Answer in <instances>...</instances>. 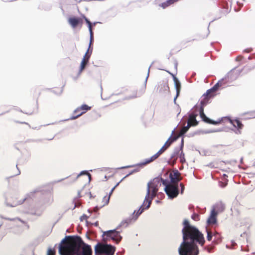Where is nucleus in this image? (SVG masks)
Wrapping results in <instances>:
<instances>
[{
	"label": "nucleus",
	"instance_id": "obj_1",
	"mask_svg": "<svg viewBox=\"0 0 255 255\" xmlns=\"http://www.w3.org/2000/svg\"><path fill=\"white\" fill-rule=\"evenodd\" d=\"M182 230L183 241L178 248L179 255H198V243L203 246L205 242L203 234L188 220H184Z\"/></svg>",
	"mask_w": 255,
	"mask_h": 255
},
{
	"label": "nucleus",
	"instance_id": "obj_2",
	"mask_svg": "<svg viewBox=\"0 0 255 255\" xmlns=\"http://www.w3.org/2000/svg\"><path fill=\"white\" fill-rule=\"evenodd\" d=\"M37 199L39 200L46 208L51 205L54 201L53 196L52 194L48 193L46 194H43L39 189H36L27 194L25 197L22 200H11L10 199L6 197L5 198V203L7 206L13 207L18 205H21L24 202H25L26 203H30L31 201H36V200Z\"/></svg>",
	"mask_w": 255,
	"mask_h": 255
},
{
	"label": "nucleus",
	"instance_id": "obj_3",
	"mask_svg": "<svg viewBox=\"0 0 255 255\" xmlns=\"http://www.w3.org/2000/svg\"><path fill=\"white\" fill-rule=\"evenodd\" d=\"M76 245L70 249L68 255H91L92 250L91 246L86 244L82 238L78 235L76 237Z\"/></svg>",
	"mask_w": 255,
	"mask_h": 255
},
{
	"label": "nucleus",
	"instance_id": "obj_4",
	"mask_svg": "<svg viewBox=\"0 0 255 255\" xmlns=\"http://www.w3.org/2000/svg\"><path fill=\"white\" fill-rule=\"evenodd\" d=\"M153 199L148 198L145 200V197L143 201L142 205L139 207L137 211L134 210L132 214L128 218L123 220L121 222V225L120 226L124 225L125 227H128V226L135 222L138 219V217L144 212V210H147L150 207Z\"/></svg>",
	"mask_w": 255,
	"mask_h": 255
},
{
	"label": "nucleus",
	"instance_id": "obj_5",
	"mask_svg": "<svg viewBox=\"0 0 255 255\" xmlns=\"http://www.w3.org/2000/svg\"><path fill=\"white\" fill-rule=\"evenodd\" d=\"M161 177L158 176L148 182L147 184L145 200L148 198L153 199L157 195L159 187L161 186Z\"/></svg>",
	"mask_w": 255,
	"mask_h": 255
},
{
	"label": "nucleus",
	"instance_id": "obj_6",
	"mask_svg": "<svg viewBox=\"0 0 255 255\" xmlns=\"http://www.w3.org/2000/svg\"><path fill=\"white\" fill-rule=\"evenodd\" d=\"M121 225V223L116 229L104 232L102 235L103 240L104 242L112 240L117 244H119L123 239L122 236L120 235L122 232V230H120V228L122 227L126 228L127 227L124 225L120 226Z\"/></svg>",
	"mask_w": 255,
	"mask_h": 255
},
{
	"label": "nucleus",
	"instance_id": "obj_7",
	"mask_svg": "<svg viewBox=\"0 0 255 255\" xmlns=\"http://www.w3.org/2000/svg\"><path fill=\"white\" fill-rule=\"evenodd\" d=\"M76 236H66L60 243L58 246V253L60 255H68V252L74 245H76Z\"/></svg>",
	"mask_w": 255,
	"mask_h": 255
},
{
	"label": "nucleus",
	"instance_id": "obj_8",
	"mask_svg": "<svg viewBox=\"0 0 255 255\" xmlns=\"http://www.w3.org/2000/svg\"><path fill=\"white\" fill-rule=\"evenodd\" d=\"M27 204L28 205V207L26 209L21 210V212L40 216L46 209L38 199Z\"/></svg>",
	"mask_w": 255,
	"mask_h": 255
},
{
	"label": "nucleus",
	"instance_id": "obj_9",
	"mask_svg": "<svg viewBox=\"0 0 255 255\" xmlns=\"http://www.w3.org/2000/svg\"><path fill=\"white\" fill-rule=\"evenodd\" d=\"M116 247L111 244L98 242L95 246L94 251L96 255H114Z\"/></svg>",
	"mask_w": 255,
	"mask_h": 255
},
{
	"label": "nucleus",
	"instance_id": "obj_10",
	"mask_svg": "<svg viewBox=\"0 0 255 255\" xmlns=\"http://www.w3.org/2000/svg\"><path fill=\"white\" fill-rule=\"evenodd\" d=\"M0 217L2 219L11 221L13 223L12 225L13 227L10 228V232L14 234L19 235L21 234L23 232L22 228L18 224V222H20L23 224L25 225L27 228H29V226L27 223L19 218H6L2 216H1Z\"/></svg>",
	"mask_w": 255,
	"mask_h": 255
},
{
	"label": "nucleus",
	"instance_id": "obj_11",
	"mask_svg": "<svg viewBox=\"0 0 255 255\" xmlns=\"http://www.w3.org/2000/svg\"><path fill=\"white\" fill-rule=\"evenodd\" d=\"M232 74V70L229 72L224 78L220 80L213 87L207 90L206 92L203 94V96H208L209 97H214V92H216L219 87L222 86H226L228 82L229 77Z\"/></svg>",
	"mask_w": 255,
	"mask_h": 255
},
{
	"label": "nucleus",
	"instance_id": "obj_12",
	"mask_svg": "<svg viewBox=\"0 0 255 255\" xmlns=\"http://www.w3.org/2000/svg\"><path fill=\"white\" fill-rule=\"evenodd\" d=\"M165 192L170 199L176 198L179 193L178 184H173L165 190Z\"/></svg>",
	"mask_w": 255,
	"mask_h": 255
},
{
	"label": "nucleus",
	"instance_id": "obj_13",
	"mask_svg": "<svg viewBox=\"0 0 255 255\" xmlns=\"http://www.w3.org/2000/svg\"><path fill=\"white\" fill-rule=\"evenodd\" d=\"M158 157H156V156L154 154L153 156H152L150 158L146 159L143 162H139L138 163L133 164V165L123 166V167L119 168V169H125V168H131V167H136V166L142 167V166H144V165L150 163L151 162L154 161Z\"/></svg>",
	"mask_w": 255,
	"mask_h": 255
},
{
	"label": "nucleus",
	"instance_id": "obj_14",
	"mask_svg": "<svg viewBox=\"0 0 255 255\" xmlns=\"http://www.w3.org/2000/svg\"><path fill=\"white\" fill-rule=\"evenodd\" d=\"M158 157H156V156L154 154L153 156H152L150 158L146 159L143 162H139L138 163L133 164V165L123 166V167L119 168V169H125V168H131V167H136V166L142 167V166H144V165L150 163L151 162L154 161Z\"/></svg>",
	"mask_w": 255,
	"mask_h": 255
},
{
	"label": "nucleus",
	"instance_id": "obj_15",
	"mask_svg": "<svg viewBox=\"0 0 255 255\" xmlns=\"http://www.w3.org/2000/svg\"><path fill=\"white\" fill-rule=\"evenodd\" d=\"M92 53V48L91 49L90 53H88V51H86L83 58L82 60V61L80 64V69L79 71V74H80L82 71L85 68L86 66L89 63V59L90 58L91 54Z\"/></svg>",
	"mask_w": 255,
	"mask_h": 255
},
{
	"label": "nucleus",
	"instance_id": "obj_16",
	"mask_svg": "<svg viewBox=\"0 0 255 255\" xmlns=\"http://www.w3.org/2000/svg\"><path fill=\"white\" fill-rule=\"evenodd\" d=\"M182 150H183L181 149L179 147H175L173 153L171 155L170 158L168 161V164L171 165H174L177 159L180 151L181 152Z\"/></svg>",
	"mask_w": 255,
	"mask_h": 255
},
{
	"label": "nucleus",
	"instance_id": "obj_17",
	"mask_svg": "<svg viewBox=\"0 0 255 255\" xmlns=\"http://www.w3.org/2000/svg\"><path fill=\"white\" fill-rule=\"evenodd\" d=\"M173 75V81L174 83V87H175V89L176 90V94L174 98L173 101H174V104H176V100L177 98H178V97L180 95V90H181V83H180L179 80H178V79L174 75Z\"/></svg>",
	"mask_w": 255,
	"mask_h": 255
},
{
	"label": "nucleus",
	"instance_id": "obj_18",
	"mask_svg": "<svg viewBox=\"0 0 255 255\" xmlns=\"http://www.w3.org/2000/svg\"><path fill=\"white\" fill-rule=\"evenodd\" d=\"M91 109V107L88 106L86 104H83L81 106L78 107L77 108V111H83L82 112H80V114H78V115H76L75 116L73 115L72 116L70 119V120H75L83 114H85L87 111L90 110Z\"/></svg>",
	"mask_w": 255,
	"mask_h": 255
},
{
	"label": "nucleus",
	"instance_id": "obj_19",
	"mask_svg": "<svg viewBox=\"0 0 255 255\" xmlns=\"http://www.w3.org/2000/svg\"><path fill=\"white\" fill-rule=\"evenodd\" d=\"M224 119H227L229 123L235 128H243L244 125L240 121L239 118H236L234 120H232L230 117H224Z\"/></svg>",
	"mask_w": 255,
	"mask_h": 255
},
{
	"label": "nucleus",
	"instance_id": "obj_20",
	"mask_svg": "<svg viewBox=\"0 0 255 255\" xmlns=\"http://www.w3.org/2000/svg\"><path fill=\"white\" fill-rule=\"evenodd\" d=\"M220 7L221 8L220 11L221 13V17L223 15H226L231 11V8L229 7L228 3L226 1L222 2L220 4Z\"/></svg>",
	"mask_w": 255,
	"mask_h": 255
},
{
	"label": "nucleus",
	"instance_id": "obj_21",
	"mask_svg": "<svg viewBox=\"0 0 255 255\" xmlns=\"http://www.w3.org/2000/svg\"><path fill=\"white\" fill-rule=\"evenodd\" d=\"M217 212L214 209H213L211 212L210 216L207 220V224L209 225H213L217 223Z\"/></svg>",
	"mask_w": 255,
	"mask_h": 255
},
{
	"label": "nucleus",
	"instance_id": "obj_22",
	"mask_svg": "<svg viewBox=\"0 0 255 255\" xmlns=\"http://www.w3.org/2000/svg\"><path fill=\"white\" fill-rule=\"evenodd\" d=\"M68 21L72 27L75 28L79 24L82 23V20L80 17H72L69 18Z\"/></svg>",
	"mask_w": 255,
	"mask_h": 255
},
{
	"label": "nucleus",
	"instance_id": "obj_23",
	"mask_svg": "<svg viewBox=\"0 0 255 255\" xmlns=\"http://www.w3.org/2000/svg\"><path fill=\"white\" fill-rule=\"evenodd\" d=\"M88 174H89V172L87 170L82 171L75 178H73L72 177H67V178H68V180L67 181V182L68 184L72 183L74 182H75L78 178V177H80V176H82L83 175H87Z\"/></svg>",
	"mask_w": 255,
	"mask_h": 255
},
{
	"label": "nucleus",
	"instance_id": "obj_24",
	"mask_svg": "<svg viewBox=\"0 0 255 255\" xmlns=\"http://www.w3.org/2000/svg\"><path fill=\"white\" fill-rule=\"evenodd\" d=\"M204 98L200 102V106L199 109V112H201V109L202 108L203 111H204V107L206 106L209 103L210 98L212 97H209L208 96H203Z\"/></svg>",
	"mask_w": 255,
	"mask_h": 255
},
{
	"label": "nucleus",
	"instance_id": "obj_25",
	"mask_svg": "<svg viewBox=\"0 0 255 255\" xmlns=\"http://www.w3.org/2000/svg\"><path fill=\"white\" fill-rule=\"evenodd\" d=\"M150 68V66L148 68L147 75V76L146 77V78H145V81H144V90H142V91L140 92L137 95L136 94V95H135L134 96L130 97L129 98V99L134 98H136V97H139L141 95H142L143 94V93H144V90H145V89L146 88V83H147V79H148V78L149 77Z\"/></svg>",
	"mask_w": 255,
	"mask_h": 255
},
{
	"label": "nucleus",
	"instance_id": "obj_26",
	"mask_svg": "<svg viewBox=\"0 0 255 255\" xmlns=\"http://www.w3.org/2000/svg\"><path fill=\"white\" fill-rule=\"evenodd\" d=\"M199 113L200 118L202 119L203 121L210 124V123L212 121V120L210 119L209 118L206 116V115L204 114V111H203L202 108L201 109V112Z\"/></svg>",
	"mask_w": 255,
	"mask_h": 255
},
{
	"label": "nucleus",
	"instance_id": "obj_27",
	"mask_svg": "<svg viewBox=\"0 0 255 255\" xmlns=\"http://www.w3.org/2000/svg\"><path fill=\"white\" fill-rule=\"evenodd\" d=\"M221 131H228V128H218L214 129H210L208 130L205 131H204L205 133H213V132H221Z\"/></svg>",
	"mask_w": 255,
	"mask_h": 255
},
{
	"label": "nucleus",
	"instance_id": "obj_28",
	"mask_svg": "<svg viewBox=\"0 0 255 255\" xmlns=\"http://www.w3.org/2000/svg\"><path fill=\"white\" fill-rule=\"evenodd\" d=\"M86 23L88 25V27L89 28V31L90 33V37H94V33L92 29V23L91 21L89 20L88 18H87L85 16H83Z\"/></svg>",
	"mask_w": 255,
	"mask_h": 255
},
{
	"label": "nucleus",
	"instance_id": "obj_29",
	"mask_svg": "<svg viewBox=\"0 0 255 255\" xmlns=\"http://www.w3.org/2000/svg\"><path fill=\"white\" fill-rule=\"evenodd\" d=\"M179 0H167L166 1L162 2L160 5L163 8H165L171 4Z\"/></svg>",
	"mask_w": 255,
	"mask_h": 255
},
{
	"label": "nucleus",
	"instance_id": "obj_30",
	"mask_svg": "<svg viewBox=\"0 0 255 255\" xmlns=\"http://www.w3.org/2000/svg\"><path fill=\"white\" fill-rule=\"evenodd\" d=\"M193 108L195 110L189 113V119H194L195 120V118H196L198 115V111H196V109H197V106L196 105Z\"/></svg>",
	"mask_w": 255,
	"mask_h": 255
},
{
	"label": "nucleus",
	"instance_id": "obj_31",
	"mask_svg": "<svg viewBox=\"0 0 255 255\" xmlns=\"http://www.w3.org/2000/svg\"><path fill=\"white\" fill-rule=\"evenodd\" d=\"M191 124L188 123L187 125L184 126L180 131V136H183L189 130V128L191 127Z\"/></svg>",
	"mask_w": 255,
	"mask_h": 255
},
{
	"label": "nucleus",
	"instance_id": "obj_32",
	"mask_svg": "<svg viewBox=\"0 0 255 255\" xmlns=\"http://www.w3.org/2000/svg\"><path fill=\"white\" fill-rule=\"evenodd\" d=\"M169 177L170 179L169 181L171 183L178 184V182L180 181V179H179L178 177L173 176L170 174H169Z\"/></svg>",
	"mask_w": 255,
	"mask_h": 255
},
{
	"label": "nucleus",
	"instance_id": "obj_33",
	"mask_svg": "<svg viewBox=\"0 0 255 255\" xmlns=\"http://www.w3.org/2000/svg\"><path fill=\"white\" fill-rule=\"evenodd\" d=\"M161 184L164 186V190L167 189L169 186L172 185L171 184L170 181L168 179H164L161 177Z\"/></svg>",
	"mask_w": 255,
	"mask_h": 255
},
{
	"label": "nucleus",
	"instance_id": "obj_34",
	"mask_svg": "<svg viewBox=\"0 0 255 255\" xmlns=\"http://www.w3.org/2000/svg\"><path fill=\"white\" fill-rule=\"evenodd\" d=\"M176 128H174V129L172 131V133L170 136V137L168 138V139L167 140V141L165 142L164 145H165V147H167V148H168L171 144L173 143V142H171V137L172 136V135L174 133V131L175 129Z\"/></svg>",
	"mask_w": 255,
	"mask_h": 255
},
{
	"label": "nucleus",
	"instance_id": "obj_35",
	"mask_svg": "<svg viewBox=\"0 0 255 255\" xmlns=\"http://www.w3.org/2000/svg\"><path fill=\"white\" fill-rule=\"evenodd\" d=\"M246 114L249 116V117L248 118V119H252L255 118V111L245 113L243 114V115Z\"/></svg>",
	"mask_w": 255,
	"mask_h": 255
},
{
	"label": "nucleus",
	"instance_id": "obj_36",
	"mask_svg": "<svg viewBox=\"0 0 255 255\" xmlns=\"http://www.w3.org/2000/svg\"><path fill=\"white\" fill-rule=\"evenodd\" d=\"M139 171V168H135L134 169H133L132 170L130 171L128 174L127 175H126L125 177H124L123 178V179H125V178H126L127 177H128V176L133 174L134 173H135V172H137Z\"/></svg>",
	"mask_w": 255,
	"mask_h": 255
},
{
	"label": "nucleus",
	"instance_id": "obj_37",
	"mask_svg": "<svg viewBox=\"0 0 255 255\" xmlns=\"http://www.w3.org/2000/svg\"><path fill=\"white\" fill-rule=\"evenodd\" d=\"M115 189L114 188H113L111 190L110 192L109 193L108 197H107V199L106 200V202L105 203H104V205H108L109 204L111 196L112 195V194H113V192H114Z\"/></svg>",
	"mask_w": 255,
	"mask_h": 255
},
{
	"label": "nucleus",
	"instance_id": "obj_38",
	"mask_svg": "<svg viewBox=\"0 0 255 255\" xmlns=\"http://www.w3.org/2000/svg\"><path fill=\"white\" fill-rule=\"evenodd\" d=\"M179 158H180V161L182 163H184L185 162V158L184 157V153L183 151V150L180 152L179 155Z\"/></svg>",
	"mask_w": 255,
	"mask_h": 255
},
{
	"label": "nucleus",
	"instance_id": "obj_39",
	"mask_svg": "<svg viewBox=\"0 0 255 255\" xmlns=\"http://www.w3.org/2000/svg\"><path fill=\"white\" fill-rule=\"evenodd\" d=\"M190 121V124H191L192 126H196L198 125V122L197 121L196 118H195V120L194 119H189Z\"/></svg>",
	"mask_w": 255,
	"mask_h": 255
},
{
	"label": "nucleus",
	"instance_id": "obj_40",
	"mask_svg": "<svg viewBox=\"0 0 255 255\" xmlns=\"http://www.w3.org/2000/svg\"><path fill=\"white\" fill-rule=\"evenodd\" d=\"M206 232L207 234V239L208 241H211L213 235L211 233H210L208 231L207 229H206Z\"/></svg>",
	"mask_w": 255,
	"mask_h": 255
},
{
	"label": "nucleus",
	"instance_id": "obj_41",
	"mask_svg": "<svg viewBox=\"0 0 255 255\" xmlns=\"http://www.w3.org/2000/svg\"><path fill=\"white\" fill-rule=\"evenodd\" d=\"M55 254V250L54 249L48 248L46 255H54Z\"/></svg>",
	"mask_w": 255,
	"mask_h": 255
},
{
	"label": "nucleus",
	"instance_id": "obj_42",
	"mask_svg": "<svg viewBox=\"0 0 255 255\" xmlns=\"http://www.w3.org/2000/svg\"><path fill=\"white\" fill-rule=\"evenodd\" d=\"M191 218L195 221H198L199 220V215L197 213H194L191 216Z\"/></svg>",
	"mask_w": 255,
	"mask_h": 255
},
{
	"label": "nucleus",
	"instance_id": "obj_43",
	"mask_svg": "<svg viewBox=\"0 0 255 255\" xmlns=\"http://www.w3.org/2000/svg\"><path fill=\"white\" fill-rule=\"evenodd\" d=\"M242 128H231V130L233 131L236 134H241L242 133Z\"/></svg>",
	"mask_w": 255,
	"mask_h": 255
},
{
	"label": "nucleus",
	"instance_id": "obj_44",
	"mask_svg": "<svg viewBox=\"0 0 255 255\" xmlns=\"http://www.w3.org/2000/svg\"><path fill=\"white\" fill-rule=\"evenodd\" d=\"M52 92L56 95H61L63 92V88L58 89L57 90H53Z\"/></svg>",
	"mask_w": 255,
	"mask_h": 255
},
{
	"label": "nucleus",
	"instance_id": "obj_45",
	"mask_svg": "<svg viewBox=\"0 0 255 255\" xmlns=\"http://www.w3.org/2000/svg\"><path fill=\"white\" fill-rule=\"evenodd\" d=\"M16 168H17V171H16V172L15 173V174L14 175H13V176H10V177H7V179H9V178H10L12 177H13V176H17V175H19V174H20V170L19 169V168H18V167H17V164L16 165Z\"/></svg>",
	"mask_w": 255,
	"mask_h": 255
},
{
	"label": "nucleus",
	"instance_id": "obj_46",
	"mask_svg": "<svg viewBox=\"0 0 255 255\" xmlns=\"http://www.w3.org/2000/svg\"><path fill=\"white\" fill-rule=\"evenodd\" d=\"M170 174L171 175H173V176H175L176 177H178V176L180 175V173L177 169L174 170L173 173H170Z\"/></svg>",
	"mask_w": 255,
	"mask_h": 255
},
{
	"label": "nucleus",
	"instance_id": "obj_47",
	"mask_svg": "<svg viewBox=\"0 0 255 255\" xmlns=\"http://www.w3.org/2000/svg\"><path fill=\"white\" fill-rule=\"evenodd\" d=\"M167 147H165V145H163L162 147L160 149L158 152L161 154L163 152H164L166 149Z\"/></svg>",
	"mask_w": 255,
	"mask_h": 255
},
{
	"label": "nucleus",
	"instance_id": "obj_48",
	"mask_svg": "<svg viewBox=\"0 0 255 255\" xmlns=\"http://www.w3.org/2000/svg\"><path fill=\"white\" fill-rule=\"evenodd\" d=\"M213 249V247L212 246H206L205 247H204V249L206 251H207V252L208 253H211Z\"/></svg>",
	"mask_w": 255,
	"mask_h": 255
},
{
	"label": "nucleus",
	"instance_id": "obj_49",
	"mask_svg": "<svg viewBox=\"0 0 255 255\" xmlns=\"http://www.w3.org/2000/svg\"><path fill=\"white\" fill-rule=\"evenodd\" d=\"M179 185H180V187L181 188L180 193L181 194H182L184 193V189H185L184 185L183 183H180L179 184Z\"/></svg>",
	"mask_w": 255,
	"mask_h": 255
},
{
	"label": "nucleus",
	"instance_id": "obj_50",
	"mask_svg": "<svg viewBox=\"0 0 255 255\" xmlns=\"http://www.w3.org/2000/svg\"><path fill=\"white\" fill-rule=\"evenodd\" d=\"M179 136H180V134L179 135H174L173 137L172 136L171 138V142H173L176 141L178 139V138L179 137Z\"/></svg>",
	"mask_w": 255,
	"mask_h": 255
},
{
	"label": "nucleus",
	"instance_id": "obj_51",
	"mask_svg": "<svg viewBox=\"0 0 255 255\" xmlns=\"http://www.w3.org/2000/svg\"><path fill=\"white\" fill-rule=\"evenodd\" d=\"M88 218V216L85 214H83L80 218L81 221H83L84 220H86Z\"/></svg>",
	"mask_w": 255,
	"mask_h": 255
},
{
	"label": "nucleus",
	"instance_id": "obj_52",
	"mask_svg": "<svg viewBox=\"0 0 255 255\" xmlns=\"http://www.w3.org/2000/svg\"><path fill=\"white\" fill-rule=\"evenodd\" d=\"M183 147H184V139H183V138H182L181 139V143H180L179 147L181 149L183 150Z\"/></svg>",
	"mask_w": 255,
	"mask_h": 255
},
{
	"label": "nucleus",
	"instance_id": "obj_53",
	"mask_svg": "<svg viewBox=\"0 0 255 255\" xmlns=\"http://www.w3.org/2000/svg\"><path fill=\"white\" fill-rule=\"evenodd\" d=\"M220 123V121H214V120H212V121L211 122L210 124H212V125H217L219 124Z\"/></svg>",
	"mask_w": 255,
	"mask_h": 255
},
{
	"label": "nucleus",
	"instance_id": "obj_54",
	"mask_svg": "<svg viewBox=\"0 0 255 255\" xmlns=\"http://www.w3.org/2000/svg\"><path fill=\"white\" fill-rule=\"evenodd\" d=\"M105 205H103V206H102L100 207H98V206L95 207V208H94V211L97 212L101 208L103 207Z\"/></svg>",
	"mask_w": 255,
	"mask_h": 255
},
{
	"label": "nucleus",
	"instance_id": "obj_55",
	"mask_svg": "<svg viewBox=\"0 0 255 255\" xmlns=\"http://www.w3.org/2000/svg\"><path fill=\"white\" fill-rule=\"evenodd\" d=\"M237 4L239 5V6L240 8H239V9H237V10L236 9H235V10L236 11H239V10H240V9H241V7L242 6H243V3H240L239 2L237 1Z\"/></svg>",
	"mask_w": 255,
	"mask_h": 255
},
{
	"label": "nucleus",
	"instance_id": "obj_56",
	"mask_svg": "<svg viewBox=\"0 0 255 255\" xmlns=\"http://www.w3.org/2000/svg\"><path fill=\"white\" fill-rule=\"evenodd\" d=\"M226 185H227L226 183H224L223 182H220V186L223 187V188L225 187L226 186Z\"/></svg>",
	"mask_w": 255,
	"mask_h": 255
},
{
	"label": "nucleus",
	"instance_id": "obj_57",
	"mask_svg": "<svg viewBox=\"0 0 255 255\" xmlns=\"http://www.w3.org/2000/svg\"><path fill=\"white\" fill-rule=\"evenodd\" d=\"M160 196V197H162V196H164V194L162 193V192H158V193H157V195H156V196Z\"/></svg>",
	"mask_w": 255,
	"mask_h": 255
},
{
	"label": "nucleus",
	"instance_id": "obj_58",
	"mask_svg": "<svg viewBox=\"0 0 255 255\" xmlns=\"http://www.w3.org/2000/svg\"><path fill=\"white\" fill-rule=\"evenodd\" d=\"M94 41V37H90V42L89 43L93 44V42Z\"/></svg>",
	"mask_w": 255,
	"mask_h": 255
},
{
	"label": "nucleus",
	"instance_id": "obj_59",
	"mask_svg": "<svg viewBox=\"0 0 255 255\" xmlns=\"http://www.w3.org/2000/svg\"><path fill=\"white\" fill-rule=\"evenodd\" d=\"M124 180V179H123V178H122L119 182H118L116 184V185L113 188H114L115 189L119 185V184Z\"/></svg>",
	"mask_w": 255,
	"mask_h": 255
},
{
	"label": "nucleus",
	"instance_id": "obj_60",
	"mask_svg": "<svg viewBox=\"0 0 255 255\" xmlns=\"http://www.w3.org/2000/svg\"><path fill=\"white\" fill-rule=\"evenodd\" d=\"M81 111H77V108L74 110V114H77L78 115V114H80V113H79Z\"/></svg>",
	"mask_w": 255,
	"mask_h": 255
},
{
	"label": "nucleus",
	"instance_id": "obj_61",
	"mask_svg": "<svg viewBox=\"0 0 255 255\" xmlns=\"http://www.w3.org/2000/svg\"><path fill=\"white\" fill-rule=\"evenodd\" d=\"M164 87L165 90H168L169 89V88L168 85H167V84L164 85Z\"/></svg>",
	"mask_w": 255,
	"mask_h": 255
},
{
	"label": "nucleus",
	"instance_id": "obj_62",
	"mask_svg": "<svg viewBox=\"0 0 255 255\" xmlns=\"http://www.w3.org/2000/svg\"><path fill=\"white\" fill-rule=\"evenodd\" d=\"M231 243H232V246L233 247H235L237 245L236 242L234 241H233V240L231 241Z\"/></svg>",
	"mask_w": 255,
	"mask_h": 255
},
{
	"label": "nucleus",
	"instance_id": "obj_63",
	"mask_svg": "<svg viewBox=\"0 0 255 255\" xmlns=\"http://www.w3.org/2000/svg\"><path fill=\"white\" fill-rule=\"evenodd\" d=\"M218 206H220L221 207V210L223 211L224 209V205L222 204V203H220L219 205H218Z\"/></svg>",
	"mask_w": 255,
	"mask_h": 255
},
{
	"label": "nucleus",
	"instance_id": "obj_64",
	"mask_svg": "<svg viewBox=\"0 0 255 255\" xmlns=\"http://www.w3.org/2000/svg\"><path fill=\"white\" fill-rule=\"evenodd\" d=\"M87 176H88L89 181H90L92 179L91 175L89 173V174H88Z\"/></svg>",
	"mask_w": 255,
	"mask_h": 255
}]
</instances>
